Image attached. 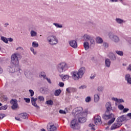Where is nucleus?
<instances>
[{"label": "nucleus", "mask_w": 131, "mask_h": 131, "mask_svg": "<svg viewBox=\"0 0 131 131\" xmlns=\"http://www.w3.org/2000/svg\"><path fill=\"white\" fill-rule=\"evenodd\" d=\"M99 100H100V97H99V95L95 94L94 95V102H99Z\"/></svg>", "instance_id": "c85d7f7f"}, {"label": "nucleus", "mask_w": 131, "mask_h": 131, "mask_svg": "<svg viewBox=\"0 0 131 131\" xmlns=\"http://www.w3.org/2000/svg\"><path fill=\"white\" fill-rule=\"evenodd\" d=\"M105 63L106 67L109 68V67H110V65H111V61H110V59L109 58L105 59Z\"/></svg>", "instance_id": "6ab92c4d"}, {"label": "nucleus", "mask_w": 131, "mask_h": 131, "mask_svg": "<svg viewBox=\"0 0 131 131\" xmlns=\"http://www.w3.org/2000/svg\"><path fill=\"white\" fill-rule=\"evenodd\" d=\"M20 117L21 118H23L24 119H26V118H28V117H27V113H24L23 114H21Z\"/></svg>", "instance_id": "cd10ccee"}, {"label": "nucleus", "mask_w": 131, "mask_h": 131, "mask_svg": "<svg viewBox=\"0 0 131 131\" xmlns=\"http://www.w3.org/2000/svg\"><path fill=\"white\" fill-rule=\"evenodd\" d=\"M61 93H62V90H61V89H58L55 91L54 95L56 97H58V96H60V94H61Z\"/></svg>", "instance_id": "412c9836"}, {"label": "nucleus", "mask_w": 131, "mask_h": 131, "mask_svg": "<svg viewBox=\"0 0 131 131\" xmlns=\"http://www.w3.org/2000/svg\"><path fill=\"white\" fill-rule=\"evenodd\" d=\"M8 70L10 73H14V72H19V73L21 74V73L22 72V71L21 70V67H19L18 69L16 67V66H14L13 67H9Z\"/></svg>", "instance_id": "0eeeda50"}, {"label": "nucleus", "mask_w": 131, "mask_h": 131, "mask_svg": "<svg viewBox=\"0 0 131 131\" xmlns=\"http://www.w3.org/2000/svg\"><path fill=\"white\" fill-rule=\"evenodd\" d=\"M4 27H7V26H9V23H5V24H4Z\"/></svg>", "instance_id": "774afa93"}, {"label": "nucleus", "mask_w": 131, "mask_h": 131, "mask_svg": "<svg viewBox=\"0 0 131 131\" xmlns=\"http://www.w3.org/2000/svg\"><path fill=\"white\" fill-rule=\"evenodd\" d=\"M66 91L69 94H70L71 93H75L77 92V90L76 89L72 87H69L67 88Z\"/></svg>", "instance_id": "2eb2a0df"}, {"label": "nucleus", "mask_w": 131, "mask_h": 131, "mask_svg": "<svg viewBox=\"0 0 131 131\" xmlns=\"http://www.w3.org/2000/svg\"><path fill=\"white\" fill-rule=\"evenodd\" d=\"M108 36L110 38L113 40V41H114V42H119V37H118L117 35H115L112 32H110L108 33Z\"/></svg>", "instance_id": "6e6552de"}, {"label": "nucleus", "mask_w": 131, "mask_h": 131, "mask_svg": "<svg viewBox=\"0 0 131 131\" xmlns=\"http://www.w3.org/2000/svg\"><path fill=\"white\" fill-rule=\"evenodd\" d=\"M110 3H117V0H110Z\"/></svg>", "instance_id": "e2e57ef3"}, {"label": "nucleus", "mask_w": 131, "mask_h": 131, "mask_svg": "<svg viewBox=\"0 0 131 131\" xmlns=\"http://www.w3.org/2000/svg\"><path fill=\"white\" fill-rule=\"evenodd\" d=\"M30 33H31V36H32V37L36 36V35H37V33H36V32L33 30L31 31Z\"/></svg>", "instance_id": "7c9ffc66"}, {"label": "nucleus", "mask_w": 131, "mask_h": 131, "mask_svg": "<svg viewBox=\"0 0 131 131\" xmlns=\"http://www.w3.org/2000/svg\"><path fill=\"white\" fill-rule=\"evenodd\" d=\"M6 117V115L4 114H0V119H3L4 117Z\"/></svg>", "instance_id": "864d4df0"}, {"label": "nucleus", "mask_w": 131, "mask_h": 131, "mask_svg": "<svg viewBox=\"0 0 131 131\" xmlns=\"http://www.w3.org/2000/svg\"><path fill=\"white\" fill-rule=\"evenodd\" d=\"M59 85L60 86V88H63V86H64V83L62 82H60L59 83Z\"/></svg>", "instance_id": "13d9d810"}, {"label": "nucleus", "mask_w": 131, "mask_h": 131, "mask_svg": "<svg viewBox=\"0 0 131 131\" xmlns=\"http://www.w3.org/2000/svg\"><path fill=\"white\" fill-rule=\"evenodd\" d=\"M103 47H104V48H108V47H109V45H108V43L104 42Z\"/></svg>", "instance_id": "5fc2aeb1"}, {"label": "nucleus", "mask_w": 131, "mask_h": 131, "mask_svg": "<svg viewBox=\"0 0 131 131\" xmlns=\"http://www.w3.org/2000/svg\"><path fill=\"white\" fill-rule=\"evenodd\" d=\"M129 67L127 68V70H129V71H131V64L129 65Z\"/></svg>", "instance_id": "338daca9"}, {"label": "nucleus", "mask_w": 131, "mask_h": 131, "mask_svg": "<svg viewBox=\"0 0 131 131\" xmlns=\"http://www.w3.org/2000/svg\"><path fill=\"white\" fill-rule=\"evenodd\" d=\"M79 90H84V89H86V85H81L79 87Z\"/></svg>", "instance_id": "de8ad7c7"}, {"label": "nucleus", "mask_w": 131, "mask_h": 131, "mask_svg": "<svg viewBox=\"0 0 131 131\" xmlns=\"http://www.w3.org/2000/svg\"><path fill=\"white\" fill-rule=\"evenodd\" d=\"M128 120V118H126V116L123 115L121 116H119L117 118L116 121L117 122H119L120 123H122V122H125V121H127Z\"/></svg>", "instance_id": "1a4fd4ad"}, {"label": "nucleus", "mask_w": 131, "mask_h": 131, "mask_svg": "<svg viewBox=\"0 0 131 131\" xmlns=\"http://www.w3.org/2000/svg\"><path fill=\"white\" fill-rule=\"evenodd\" d=\"M69 45L73 49H77V41L75 40L69 41Z\"/></svg>", "instance_id": "4468645a"}, {"label": "nucleus", "mask_w": 131, "mask_h": 131, "mask_svg": "<svg viewBox=\"0 0 131 131\" xmlns=\"http://www.w3.org/2000/svg\"><path fill=\"white\" fill-rule=\"evenodd\" d=\"M116 53H117V55H118V56H123V52L121 51H116Z\"/></svg>", "instance_id": "473e14b6"}, {"label": "nucleus", "mask_w": 131, "mask_h": 131, "mask_svg": "<svg viewBox=\"0 0 131 131\" xmlns=\"http://www.w3.org/2000/svg\"><path fill=\"white\" fill-rule=\"evenodd\" d=\"M17 108H18V103L12 104L11 106V109H12V110H15V109H17Z\"/></svg>", "instance_id": "72a5a7b5"}, {"label": "nucleus", "mask_w": 131, "mask_h": 131, "mask_svg": "<svg viewBox=\"0 0 131 131\" xmlns=\"http://www.w3.org/2000/svg\"><path fill=\"white\" fill-rule=\"evenodd\" d=\"M83 37H84L85 40L88 41V40H90L91 39V37H92L89 35L85 34V35H84Z\"/></svg>", "instance_id": "a878e982"}, {"label": "nucleus", "mask_w": 131, "mask_h": 131, "mask_svg": "<svg viewBox=\"0 0 131 131\" xmlns=\"http://www.w3.org/2000/svg\"><path fill=\"white\" fill-rule=\"evenodd\" d=\"M46 103L47 105H50V106H52V105H54V102H53V100H49L46 101Z\"/></svg>", "instance_id": "2f4dec72"}, {"label": "nucleus", "mask_w": 131, "mask_h": 131, "mask_svg": "<svg viewBox=\"0 0 131 131\" xmlns=\"http://www.w3.org/2000/svg\"><path fill=\"white\" fill-rule=\"evenodd\" d=\"M47 40L51 46L58 43V38L54 35H50L47 37Z\"/></svg>", "instance_id": "423d86ee"}, {"label": "nucleus", "mask_w": 131, "mask_h": 131, "mask_svg": "<svg viewBox=\"0 0 131 131\" xmlns=\"http://www.w3.org/2000/svg\"><path fill=\"white\" fill-rule=\"evenodd\" d=\"M106 111L104 114L102 115L103 119L107 120L111 119L112 117H114V114L111 113L112 111V106L111 105V102H108L105 104Z\"/></svg>", "instance_id": "f03ea898"}, {"label": "nucleus", "mask_w": 131, "mask_h": 131, "mask_svg": "<svg viewBox=\"0 0 131 131\" xmlns=\"http://www.w3.org/2000/svg\"><path fill=\"white\" fill-rule=\"evenodd\" d=\"M31 101L32 105L34 106V107H36L37 109H39V106L37 105V104H36V101H37V98H34V97H32L31 98Z\"/></svg>", "instance_id": "ddd939ff"}, {"label": "nucleus", "mask_w": 131, "mask_h": 131, "mask_svg": "<svg viewBox=\"0 0 131 131\" xmlns=\"http://www.w3.org/2000/svg\"><path fill=\"white\" fill-rule=\"evenodd\" d=\"M29 92L30 94L31 97H33V96H34V91H33V90L30 89L29 90Z\"/></svg>", "instance_id": "a19ab883"}, {"label": "nucleus", "mask_w": 131, "mask_h": 131, "mask_svg": "<svg viewBox=\"0 0 131 131\" xmlns=\"http://www.w3.org/2000/svg\"><path fill=\"white\" fill-rule=\"evenodd\" d=\"M45 79H47V80L49 82V83H52V82L51 81V79H49L48 78H45Z\"/></svg>", "instance_id": "bf43d9fd"}, {"label": "nucleus", "mask_w": 131, "mask_h": 131, "mask_svg": "<svg viewBox=\"0 0 131 131\" xmlns=\"http://www.w3.org/2000/svg\"><path fill=\"white\" fill-rule=\"evenodd\" d=\"M59 76L61 77L62 80H65V79H68L69 78V76L68 75H65L64 76H62V75H59Z\"/></svg>", "instance_id": "b1692460"}, {"label": "nucleus", "mask_w": 131, "mask_h": 131, "mask_svg": "<svg viewBox=\"0 0 131 131\" xmlns=\"http://www.w3.org/2000/svg\"><path fill=\"white\" fill-rule=\"evenodd\" d=\"M91 100H92V98L90 96H88L85 98L86 103H89L91 102Z\"/></svg>", "instance_id": "58836bf2"}, {"label": "nucleus", "mask_w": 131, "mask_h": 131, "mask_svg": "<svg viewBox=\"0 0 131 131\" xmlns=\"http://www.w3.org/2000/svg\"><path fill=\"white\" fill-rule=\"evenodd\" d=\"M95 77H96V75H91V76H90L91 79H94Z\"/></svg>", "instance_id": "680f3d73"}, {"label": "nucleus", "mask_w": 131, "mask_h": 131, "mask_svg": "<svg viewBox=\"0 0 131 131\" xmlns=\"http://www.w3.org/2000/svg\"><path fill=\"white\" fill-rule=\"evenodd\" d=\"M115 20L118 24H122V23H125V21L119 18H116Z\"/></svg>", "instance_id": "aec40b11"}, {"label": "nucleus", "mask_w": 131, "mask_h": 131, "mask_svg": "<svg viewBox=\"0 0 131 131\" xmlns=\"http://www.w3.org/2000/svg\"><path fill=\"white\" fill-rule=\"evenodd\" d=\"M108 58H110V60L112 61H115L116 60V56H115V54L113 53H110L108 54Z\"/></svg>", "instance_id": "dca6fc26"}, {"label": "nucleus", "mask_w": 131, "mask_h": 131, "mask_svg": "<svg viewBox=\"0 0 131 131\" xmlns=\"http://www.w3.org/2000/svg\"><path fill=\"white\" fill-rule=\"evenodd\" d=\"M38 100L41 102V101H45V98H43L42 96H38Z\"/></svg>", "instance_id": "a18cd8bd"}, {"label": "nucleus", "mask_w": 131, "mask_h": 131, "mask_svg": "<svg viewBox=\"0 0 131 131\" xmlns=\"http://www.w3.org/2000/svg\"><path fill=\"white\" fill-rule=\"evenodd\" d=\"M96 42L97 43H103V39L100 37H96Z\"/></svg>", "instance_id": "393cba45"}, {"label": "nucleus", "mask_w": 131, "mask_h": 131, "mask_svg": "<svg viewBox=\"0 0 131 131\" xmlns=\"http://www.w3.org/2000/svg\"><path fill=\"white\" fill-rule=\"evenodd\" d=\"M75 118H78V122L80 123H84L86 121V118L85 117L88 115V112L86 111L81 112L82 111V107H79L75 108Z\"/></svg>", "instance_id": "f257e3e1"}, {"label": "nucleus", "mask_w": 131, "mask_h": 131, "mask_svg": "<svg viewBox=\"0 0 131 131\" xmlns=\"http://www.w3.org/2000/svg\"><path fill=\"white\" fill-rule=\"evenodd\" d=\"M40 92L41 94H46V90L42 88L40 89Z\"/></svg>", "instance_id": "3c124183"}, {"label": "nucleus", "mask_w": 131, "mask_h": 131, "mask_svg": "<svg viewBox=\"0 0 131 131\" xmlns=\"http://www.w3.org/2000/svg\"><path fill=\"white\" fill-rule=\"evenodd\" d=\"M59 113L60 114H66V112H65V111L62 110H60L59 111Z\"/></svg>", "instance_id": "09e8293b"}, {"label": "nucleus", "mask_w": 131, "mask_h": 131, "mask_svg": "<svg viewBox=\"0 0 131 131\" xmlns=\"http://www.w3.org/2000/svg\"><path fill=\"white\" fill-rule=\"evenodd\" d=\"M103 90L104 87H103L102 86H99L97 88V91H98L99 92H103Z\"/></svg>", "instance_id": "4c0bfd02"}, {"label": "nucleus", "mask_w": 131, "mask_h": 131, "mask_svg": "<svg viewBox=\"0 0 131 131\" xmlns=\"http://www.w3.org/2000/svg\"><path fill=\"white\" fill-rule=\"evenodd\" d=\"M125 80L127 81L128 84H131V77L129 74H126Z\"/></svg>", "instance_id": "f3484780"}, {"label": "nucleus", "mask_w": 131, "mask_h": 131, "mask_svg": "<svg viewBox=\"0 0 131 131\" xmlns=\"http://www.w3.org/2000/svg\"><path fill=\"white\" fill-rule=\"evenodd\" d=\"M8 40L9 41H10V42H12V41H13V39L12 38H9Z\"/></svg>", "instance_id": "69168bd1"}, {"label": "nucleus", "mask_w": 131, "mask_h": 131, "mask_svg": "<svg viewBox=\"0 0 131 131\" xmlns=\"http://www.w3.org/2000/svg\"><path fill=\"white\" fill-rule=\"evenodd\" d=\"M128 110H129L128 108H125L123 109V113H126V112H127V111H128Z\"/></svg>", "instance_id": "8fccbe9b"}, {"label": "nucleus", "mask_w": 131, "mask_h": 131, "mask_svg": "<svg viewBox=\"0 0 131 131\" xmlns=\"http://www.w3.org/2000/svg\"><path fill=\"white\" fill-rule=\"evenodd\" d=\"M18 57H20V54L19 53H14L11 55V65L16 66L17 69H19V67H20L19 64V59H18Z\"/></svg>", "instance_id": "20e7f679"}, {"label": "nucleus", "mask_w": 131, "mask_h": 131, "mask_svg": "<svg viewBox=\"0 0 131 131\" xmlns=\"http://www.w3.org/2000/svg\"><path fill=\"white\" fill-rule=\"evenodd\" d=\"M15 119L16 120H17L18 121H22V120H20L19 118L15 117Z\"/></svg>", "instance_id": "052dcab7"}, {"label": "nucleus", "mask_w": 131, "mask_h": 131, "mask_svg": "<svg viewBox=\"0 0 131 131\" xmlns=\"http://www.w3.org/2000/svg\"><path fill=\"white\" fill-rule=\"evenodd\" d=\"M1 40H2V41H4V42H5V43H9V40L6 37L1 36Z\"/></svg>", "instance_id": "5701e85b"}, {"label": "nucleus", "mask_w": 131, "mask_h": 131, "mask_svg": "<svg viewBox=\"0 0 131 131\" xmlns=\"http://www.w3.org/2000/svg\"><path fill=\"white\" fill-rule=\"evenodd\" d=\"M118 108L119 110H123V109H124V106L122 104H120L118 105Z\"/></svg>", "instance_id": "ea45409f"}, {"label": "nucleus", "mask_w": 131, "mask_h": 131, "mask_svg": "<svg viewBox=\"0 0 131 131\" xmlns=\"http://www.w3.org/2000/svg\"><path fill=\"white\" fill-rule=\"evenodd\" d=\"M10 103L12 105L18 104V100H17V99H12L10 101Z\"/></svg>", "instance_id": "c756f323"}, {"label": "nucleus", "mask_w": 131, "mask_h": 131, "mask_svg": "<svg viewBox=\"0 0 131 131\" xmlns=\"http://www.w3.org/2000/svg\"><path fill=\"white\" fill-rule=\"evenodd\" d=\"M53 25L56 26L57 28H62V27H63V26H62V25H60L58 23H53Z\"/></svg>", "instance_id": "f704fd0d"}, {"label": "nucleus", "mask_w": 131, "mask_h": 131, "mask_svg": "<svg viewBox=\"0 0 131 131\" xmlns=\"http://www.w3.org/2000/svg\"><path fill=\"white\" fill-rule=\"evenodd\" d=\"M83 47L85 51H88L90 49V46L89 45V42H84L83 44Z\"/></svg>", "instance_id": "4be33fe9"}, {"label": "nucleus", "mask_w": 131, "mask_h": 131, "mask_svg": "<svg viewBox=\"0 0 131 131\" xmlns=\"http://www.w3.org/2000/svg\"><path fill=\"white\" fill-rule=\"evenodd\" d=\"M89 40H90V42L92 45L95 44V39H94L93 37H92Z\"/></svg>", "instance_id": "79ce46f5"}, {"label": "nucleus", "mask_w": 131, "mask_h": 131, "mask_svg": "<svg viewBox=\"0 0 131 131\" xmlns=\"http://www.w3.org/2000/svg\"><path fill=\"white\" fill-rule=\"evenodd\" d=\"M20 50H23V48L22 47H19L17 48H16V50L18 51V50H20Z\"/></svg>", "instance_id": "0e129e2a"}, {"label": "nucleus", "mask_w": 131, "mask_h": 131, "mask_svg": "<svg viewBox=\"0 0 131 131\" xmlns=\"http://www.w3.org/2000/svg\"><path fill=\"white\" fill-rule=\"evenodd\" d=\"M89 126L90 127H92V128H91V129H92V130H95V127H94V126H95V125H94V124H92V123H90V124H89Z\"/></svg>", "instance_id": "37998d69"}, {"label": "nucleus", "mask_w": 131, "mask_h": 131, "mask_svg": "<svg viewBox=\"0 0 131 131\" xmlns=\"http://www.w3.org/2000/svg\"><path fill=\"white\" fill-rule=\"evenodd\" d=\"M94 122L96 125H99V124H101V123H102L101 117L98 115L94 117Z\"/></svg>", "instance_id": "f8f14e48"}, {"label": "nucleus", "mask_w": 131, "mask_h": 131, "mask_svg": "<svg viewBox=\"0 0 131 131\" xmlns=\"http://www.w3.org/2000/svg\"><path fill=\"white\" fill-rule=\"evenodd\" d=\"M47 129L49 131H55L57 130V127L54 125H51L49 127L47 126Z\"/></svg>", "instance_id": "a211bd4d"}, {"label": "nucleus", "mask_w": 131, "mask_h": 131, "mask_svg": "<svg viewBox=\"0 0 131 131\" xmlns=\"http://www.w3.org/2000/svg\"><path fill=\"white\" fill-rule=\"evenodd\" d=\"M112 100H113V101H115V102H117V103H118V99L117 98L113 97L112 98Z\"/></svg>", "instance_id": "6e6d98bb"}, {"label": "nucleus", "mask_w": 131, "mask_h": 131, "mask_svg": "<svg viewBox=\"0 0 131 131\" xmlns=\"http://www.w3.org/2000/svg\"><path fill=\"white\" fill-rule=\"evenodd\" d=\"M40 75L41 76V77H43V78H46V73H45L44 72H41L40 73Z\"/></svg>", "instance_id": "c03bdc74"}, {"label": "nucleus", "mask_w": 131, "mask_h": 131, "mask_svg": "<svg viewBox=\"0 0 131 131\" xmlns=\"http://www.w3.org/2000/svg\"><path fill=\"white\" fill-rule=\"evenodd\" d=\"M85 72V68H81L78 71H75L72 72V78L74 80H78L79 78H81Z\"/></svg>", "instance_id": "7ed1b4c3"}, {"label": "nucleus", "mask_w": 131, "mask_h": 131, "mask_svg": "<svg viewBox=\"0 0 131 131\" xmlns=\"http://www.w3.org/2000/svg\"><path fill=\"white\" fill-rule=\"evenodd\" d=\"M111 118L112 119L107 122L108 125H111V124H112V123L115 121V118H114V117Z\"/></svg>", "instance_id": "bb28decb"}, {"label": "nucleus", "mask_w": 131, "mask_h": 131, "mask_svg": "<svg viewBox=\"0 0 131 131\" xmlns=\"http://www.w3.org/2000/svg\"><path fill=\"white\" fill-rule=\"evenodd\" d=\"M71 127L73 129H78V123L76 119H74L71 121Z\"/></svg>", "instance_id": "9d476101"}, {"label": "nucleus", "mask_w": 131, "mask_h": 131, "mask_svg": "<svg viewBox=\"0 0 131 131\" xmlns=\"http://www.w3.org/2000/svg\"><path fill=\"white\" fill-rule=\"evenodd\" d=\"M24 100L26 101V103H30V98H24Z\"/></svg>", "instance_id": "49530a36"}, {"label": "nucleus", "mask_w": 131, "mask_h": 131, "mask_svg": "<svg viewBox=\"0 0 131 131\" xmlns=\"http://www.w3.org/2000/svg\"><path fill=\"white\" fill-rule=\"evenodd\" d=\"M121 125H122V123H120V122H118L114 123L111 126V130H114V129H116L117 128H119V127H120V126H121Z\"/></svg>", "instance_id": "9b49d317"}, {"label": "nucleus", "mask_w": 131, "mask_h": 131, "mask_svg": "<svg viewBox=\"0 0 131 131\" xmlns=\"http://www.w3.org/2000/svg\"><path fill=\"white\" fill-rule=\"evenodd\" d=\"M32 47L33 48H38V43L36 42V41H33L32 42Z\"/></svg>", "instance_id": "c9c22d12"}, {"label": "nucleus", "mask_w": 131, "mask_h": 131, "mask_svg": "<svg viewBox=\"0 0 131 131\" xmlns=\"http://www.w3.org/2000/svg\"><path fill=\"white\" fill-rule=\"evenodd\" d=\"M118 103H124V100L123 99H119Z\"/></svg>", "instance_id": "603ef678"}, {"label": "nucleus", "mask_w": 131, "mask_h": 131, "mask_svg": "<svg viewBox=\"0 0 131 131\" xmlns=\"http://www.w3.org/2000/svg\"><path fill=\"white\" fill-rule=\"evenodd\" d=\"M8 108V105H5L0 107V110H7Z\"/></svg>", "instance_id": "e433bc0d"}, {"label": "nucleus", "mask_w": 131, "mask_h": 131, "mask_svg": "<svg viewBox=\"0 0 131 131\" xmlns=\"http://www.w3.org/2000/svg\"><path fill=\"white\" fill-rule=\"evenodd\" d=\"M125 116H126V118L129 117L131 118V113L127 114V115H124Z\"/></svg>", "instance_id": "4d7b16f0"}, {"label": "nucleus", "mask_w": 131, "mask_h": 131, "mask_svg": "<svg viewBox=\"0 0 131 131\" xmlns=\"http://www.w3.org/2000/svg\"><path fill=\"white\" fill-rule=\"evenodd\" d=\"M57 69L59 73H63L68 70V65L65 62H60L57 64Z\"/></svg>", "instance_id": "39448f33"}]
</instances>
